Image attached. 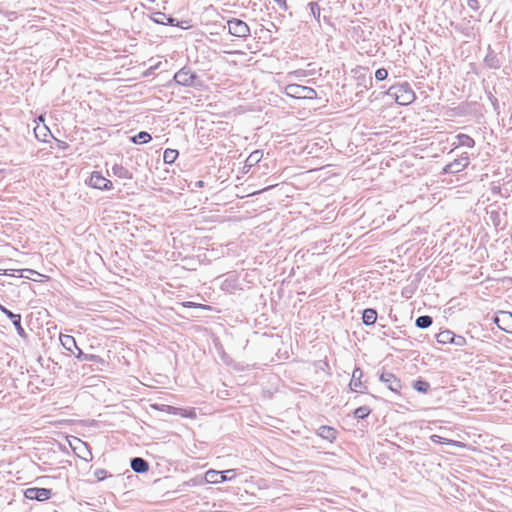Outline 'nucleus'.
Returning <instances> with one entry per match:
<instances>
[{
    "label": "nucleus",
    "mask_w": 512,
    "mask_h": 512,
    "mask_svg": "<svg viewBox=\"0 0 512 512\" xmlns=\"http://www.w3.org/2000/svg\"><path fill=\"white\" fill-rule=\"evenodd\" d=\"M430 440L434 443H439V444H448V445H452V446H455V447H458V448H466V444L463 443V442H460V441H456V440H450V439H446V438H443L439 435H431L430 436Z\"/></svg>",
    "instance_id": "ddd939ff"
},
{
    "label": "nucleus",
    "mask_w": 512,
    "mask_h": 512,
    "mask_svg": "<svg viewBox=\"0 0 512 512\" xmlns=\"http://www.w3.org/2000/svg\"><path fill=\"white\" fill-rule=\"evenodd\" d=\"M272 186H269L267 188H263L262 191H266L267 189L271 188Z\"/></svg>",
    "instance_id": "e433bc0d"
},
{
    "label": "nucleus",
    "mask_w": 512,
    "mask_h": 512,
    "mask_svg": "<svg viewBox=\"0 0 512 512\" xmlns=\"http://www.w3.org/2000/svg\"><path fill=\"white\" fill-rule=\"evenodd\" d=\"M388 77V72L385 68H379L375 72V78L379 81H383Z\"/></svg>",
    "instance_id": "c85d7f7f"
},
{
    "label": "nucleus",
    "mask_w": 512,
    "mask_h": 512,
    "mask_svg": "<svg viewBox=\"0 0 512 512\" xmlns=\"http://www.w3.org/2000/svg\"><path fill=\"white\" fill-rule=\"evenodd\" d=\"M495 324L503 331L512 333V313L500 311L494 318Z\"/></svg>",
    "instance_id": "423d86ee"
},
{
    "label": "nucleus",
    "mask_w": 512,
    "mask_h": 512,
    "mask_svg": "<svg viewBox=\"0 0 512 512\" xmlns=\"http://www.w3.org/2000/svg\"><path fill=\"white\" fill-rule=\"evenodd\" d=\"M371 413V410L366 407V406H362V407H358L357 409H355L354 411V416L356 418H359V419H364L366 418L369 414Z\"/></svg>",
    "instance_id": "cd10ccee"
},
{
    "label": "nucleus",
    "mask_w": 512,
    "mask_h": 512,
    "mask_svg": "<svg viewBox=\"0 0 512 512\" xmlns=\"http://www.w3.org/2000/svg\"><path fill=\"white\" fill-rule=\"evenodd\" d=\"M151 140V135L147 132H139L132 138L134 143L144 144L148 143Z\"/></svg>",
    "instance_id": "5701e85b"
},
{
    "label": "nucleus",
    "mask_w": 512,
    "mask_h": 512,
    "mask_svg": "<svg viewBox=\"0 0 512 512\" xmlns=\"http://www.w3.org/2000/svg\"><path fill=\"white\" fill-rule=\"evenodd\" d=\"M466 343H467V340L465 337L454 334V339L451 344H455L457 346H464V345H466Z\"/></svg>",
    "instance_id": "7c9ffc66"
},
{
    "label": "nucleus",
    "mask_w": 512,
    "mask_h": 512,
    "mask_svg": "<svg viewBox=\"0 0 512 512\" xmlns=\"http://www.w3.org/2000/svg\"><path fill=\"white\" fill-rule=\"evenodd\" d=\"M51 494V490L46 488H28L24 491V496L29 500L45 501Z\"/></svg>",
    "instance_id": "6e6552de"
},
{
    "label": "nucleus",
    "mask_w": 512,
    "mask_h": 512,
    "mask_svg": "<svg viewBox=\"0 0 512 512\" xmlns=\"http://www.w3.org/2000/svg\"><path fill=\"white\" fill-rule=\"evenodd\" d=\"M113 172L115 175L122 177V178H131V174H129L128 170L125 169L121 165H115L113 166Z\"/></svg>",
    "instance_id": "a878e982"
},
{
    "label": "nucleus",
    "mask_w": 512,
    "mask_h": 512,
    "mask_svg": "<svg viewBox=\"0 0 512 512\" xmlns=\"http://www.w3.org/2000/svg\"><path fill=\"white\" fill-rule=\"evenodd\" d=\"M27 278L31 279L32 277L31 276H26ZM33 278H37V275H34Z\"/></svg>",
    "instance_id": "4c0bfd02"
},
{
    "label": "nucleus",
    "mask_w": 512,
    "mask_h": 512,
    "mask_svg": "<svg viewBox=\"0 0 512 512\" xmlns=\"http://www.w3.org/2000/svg\"><path fill=\"white\" fill-rule=\"evenodd\" d=\"M96 476H97V478H98L99 480H103V479L105 478V476H106V471H105V470H102V469H101V470H98V471L96 472Z\"/></svg>",
    "instance_id": "473e14b6"
},
{
    "label": "nucleus",
    "mask_w": 512,
    "mask_h": 512,
    "mask_svg": "<svg viewBox=\"0 0 512 512\" xmlns=\"http://www.w3.org/2000/svg\"><path fill=\"white\" fill-rule=\"evenodd\" d=\"M363 371L360 368H355L352 373V378L349 383V387L352 391L357 393H364L366 386L362 381Z\"/></svg>",
    "instance_id": "1a4fd4ad"
},
{
    "label": "nucleus",
    "mask_w": 512,
    "mask_h": 512,
    "mask_svg": "<svg viewBox=\"0 0 512 512\" xmlns=\"http://www.w3.org/2000/svg\"><path fill=\"white\" fill-rule=\"evenodd\" d=\"M284 93L290 98L301 100H314L318 97V93L314 88L296 83L286 85Z\"/></svg>",
    "instance_id": "f03ea898"
},
{
    "label": "nucleus",
    "mask_w": 512,
    "mask_h": 512,
    "mask_svg": "<svg viewBox=\"0 0 512 512\" xmlns=\"http://www.w3.org/2000/svg\"><path fill=\"white\" fill-rule=\"evenodd\" d=\"M362 319L366 325H372L376 322L377 313L374 309H365Z\"/></svg>",
    "instance_id": "aec40b11"
},
{
    "label": "nucleus",
    "mask_w": 512,
    "mask_h": 512,
    "mask_svg": "<svg viewBox=\"0 0 512 512\" xmlns=\"http://www.w3.org/2000/svg\"><path fill=\"white\" fill-rule=\"evenodd\" d=\"M397 104L407 106L416 100V93L407 82L396 84L389 89Z\"/></svg>",
    "instance_id": "f257e3e1"
},
{
    "label": "nucleus",
    "mask_w": 512,
    "mask_h": 512,
    "mask_svg": "<svg viewBox=\"0 0 512 512\" xmlns=\"http://www.w3.org/2000/svg\"><path fill=\"white\" fill-rule=\"evenodd\" d=\"M263 157L261 150L253 151L246 159L245 166L252 167L257 164Z\"/></svg>",
    "instance_id": "6ab92c4d"
},
{
    "label": "nucleus",
    "mask_w": 512,
    "mask_h": 512,
    "mask_svg": "<svg viewBox=\"0 0 512 512\" xmlns=\"http://www.w3.org/2000/svg\"><path fill=\"white\" fill-rule=\"evenodd\" d=\"M131 468L137 473H145L149 469L148 463L139 457L132 459Z\"/></svg>",
    "instance_id": "4468645a"
},
{
    "label": "nucleus",
    "mask_w": 512,
    "mask_h": 512,
    "mask_svg": "<svg viewBox=\"0 0 512 512\" xmlns=\"http://www.w3.org/2000/svg\"><path fill=\"white\" fill-rule=\"evenodd\" d=\"M456 139H457V143L455 144V147L464 146V147L472 148L475 145L474 139L467 134H462V133L458 134L456 136Z\"/></svg>",
    "instance_id": "2eb2a0df"
},
{
    "label": "nucleus",
    "mask_w": 512,
    "mask_h": 512,
    "mask_svg": "<svg viewBox=\"0 0 512 512\" xmlns=\"http://www.w3.org/2000/svg\"><path fill=\"white\" fill-rule=\"evenodd\" d=\"M34 133H35L36 138H38L42 141H46V138L49 135L50 131L47 126H45V125L41 126V125L37 124L34 127Z\"/></svg>",
    "instance_id": "412c9836"
},
{
    "label": "nucleus",
    "mask_w": 512,
    "mask_h": 512,
    "mask_svg": "<svg viewBox=\"0 0 512 512\" xmlns=\"http://www.w3.org/2000/svg\"><path fill=\"white\" fill-rule=\"evenodd\" d=\"M181 305L185 308H199V309L208 310V311L212 310V307L209 305L195 303V302H191V301L183 302V303H181Z\"/></svg>",
    "instance_id": "393cba45"
},
{
    "label": "nucleus",
    "mask_w": 512,
    "mask_h": 512,
    "mask_svg": "<svg viewBox=\"0 0 512 512\" xmlns=\"http://www.w3.org/2000/svg\"><path fill=\"white\" fill-rule=\"evenodd\" d=\"M27 272H29L30 274L32 275H37L38 278H31L32 280L34 281H38V282H44V281H48L50 280V277L49 276H46V275H43V274H40L34 270H27Z\"/></svg>",
    "instance_id": "c756f323"
},
{
    "label": "nucleus",
    "mask_w": 512,
    "mask_h": 512,
    "mask_svg": "<svg viewBox=\"0 0 512 512\" xmlns=\"http://www.w3.org/2000/svg\"><path fill=\"white\" fill-rule=\"evenodd\" d=\"M227 474H228V473H224V477H226V478H227Z\"/></svg>",
    "instance_id": "58836bf2"
},
{
    "label": "nucleus",
    "mask_w": 512,
    "mask_h": 512,
    "mask_svg": "<svg viewBox=\"0 0 512 512\" xmlns=\"http://www.w3.org/2000/svg\"><path fill=\"white\" fill-rule=\"evenodd\" d=\"M0 310L7 315L8 318H15L14 326L17 328L19 332L23 331L21 326V316L19 314H14L10 310L6 309L4 306L0 305Z\"/></svg>",
    "instance_id": "a211bd4d"
},
{
    "label": "nucleus",
    "mask_w": 512,
    "mask_h": 512,
    "mask_svg": "<svg viewBox=\"0 0 512 512\" xmlns=\"http://www.w3.org/2000/svg\"><path fill=\"white\" fill-rule=\"evenodd\" d=\"M224 473H232V476H230V478L235 476L234 469L226 470L224 472H219V471L210 469L205 473V481L210 484H217V483L224 482L228 479V478L224 477Z\"/></svg>",
    "instance_id": "9d476101"
},
{
    "label": "nucleus",
    "mask_w": 512,
    "mask_h": 512,
    "mask_svg": "<svg viewBox=\"0 0 512 512\" xmlns=\"http://www.w3.org/2000/svg\"><path fill=\"white\" fill-rule=\"evenodd\" d=\"M83 359L86 361L103 363V360L99 356L94 354L83 355Z\"/></svg>",
    "instance_id": "2f4dec72"
},
{
    "label": "nucleus",
    "mask_w": 512,
    "mask_h": 512,
    "mask_svg": "<svg viewBox=\"0 0 512 512\" xmlns=\"http://www.w3.org/2000/svg\"><path fill=\"white\" fill-rule=\"evenodd\" d=\"M197 185H198L199 187H203L204 182H203V181H199V182L197 183Z\"/></svg>",
    "instance_id": "f704fd0d"
},
{
    "label": "nucleus",
    "mask_w": 512,
    "mask_h": 512,
    "mask_svg": "<svg viewBox=\"0 0 512 512\" xmlns=\"http://www.w3.org/2000/svg\"><path fill=\"white\" fill-rule=\"evenodd\" d=\"M229 33L235 37L245 38L250 34L249 26L240 19H232L227 22Z\"/></svg>",
    "instance_id": "7ed1b4c3"
},
{
    "label": "nucleus",
    "mask_w": 512,
    "mask_h": 512,
    "mask_svg": "<svg viewBox=\"0 0 512 512\" xmlns=\"http://www.w3.org/2000/svg\"><path fill=\"white\" fill-rule=\"evenodd\" d=\"M318 434L320 437L333 442L336 440L338 432L335 428L324 425L319 428Z\"/></svg>",
    "instance_id": "f8f14e48"
},
{
    "label": "nucleus",
    "mask_w": 512,
    "mask_h": 512,
    "mask_svg": "<svg viewBox=\"0 0 512 512\" xmlns=\"http://www.w3.org/2000/svg\"><path fill=\"white\" fill-rule=\"evenodd\" d=\"M195 78L196 76L186 68L179 70L174 76V79L177 83L187 86L192 85Z\"/></svg>",
    "instance_id": "9b49d317"
},
{
    "label": "nucleus",
    "mask_w": 512,
    "mask_h": 512,
    "mask_svg": "<svg viewBox=\"0 0 512 512\" xmlns=\"http://www.w3.org/2000/svg\"><path fill=\"white\" fill-rule=\"evenodd\" d=\"M60 342L62 346L70 352H73V349L77 348L76 340L73 336L61 334Z\"/></svg>",
    "instance_id": "dca6fc26"
},
{
    "label": "nucleus",
    "mask_w": 512,
    "mask_h": 512,
    "mask_svg": "<svg viewBox=\"0 0 512 512\" xmlns=\"http://www.w3.org/2000/svg\"><path fill=\"white\" fill-rule=\"evenodd\" d=\"M432 324V318L430 316H420L416 320V325L419 328H427Z\"/></svg>",
    "instance_id": "bb28decb"
},
{
    "label": "nucleus",
    "mask_w": 512,
    "mask_h": 512,
    "mask_svg": "<svg viewBox=\"0 0 512 512\" xmlns=\"http://www.w3.org/2000/svg\"><path fill=\"white\" fill-rule=\"evenodd\" d=\"M39 121H44L43 117L42 116H39Z\"/></svg>",
    "instance_id": "c9c22d12"
},
{
    "label": "nucleus",
    "mask_w": 512,
    "mask_h": 512,
    "mask_svg": "<svg viewBox=\"0 0 512 512\" xmlns=\"http://www.w3.org/2000/svg\"><path fill=\"white\" fill-rule=\"evenodd\" d=\"M413 387L421 393H427L430 389V384L424 380H417L414 382Z\"/></svg>",
    "instance_id": "b1692460"
},
{
    "label": "nucleus",
    "mask_w": 512,
    "mask_h": 512,
    "mask_svg": "<svg viewBox=\"0 0 512 512\" xmlns=\"http://www.w3.org/2000/svg\"><path fill=\"white\" fill-rule=\"evenodd\" d=\"M470 163L468 155L465 153L461 155L459 158L453 160L452 162L448 163L444 168V173H459L463 171Z\"/></svg>",
    "instance_id": "39448f33"
},
{
    "label": "nucleus",
    "mask_w": 512,
    "mask_h": 512,
    "mask_svg": "<svg viewBox=\"0 0 512 512\" xmlns=\"http://www.w3.org/2000/svg\"><path fill=\"white\" fill-rule=\"evenodd\" d=\"M454 339V333L450 330H444L437 334V342L441 344H451Z\"/></svg>",
    "instance_id": "f3484780"
},
{
    "label": "nucleus",
    "mask_w": 512,
    "mask_h": 512,
    "mask_svg": "<svg viewBox=\"0 0 512 512\" xmlns=\"http://www.w3.org/2000/svg\"><path fill=\"white\" fill-rule=\"evenodd\" d=\"M78 350V354L76 355L77 358L83 359V355H85L80 348H76Z\"/></svg>",
    "instance_id": "72a5a7b5"
},
{
    "label": "nucleus",
    "mask_w": 512,
    "mask_h": 512,
    "mask_svg": "<svg viewBox=\"0 0 512 512\" xmlns=\"http://www.w3.org/2000/svg\"><path fill=\"white\" fill-rule=\"evenodd\" d=\"M179 153L175 149H166L163 153V161L167 164H172L177 159Z\"/></svg>",
    "instance_id": "4be33fe9"
},
{
    "label": "nucleus",
    "mask_w": 512,
    "mask_h": 512,
    "mask_svg": "<svg viewBox=\"0 0 512 512\" xmlns=\"http://www.w3.org/2000/svg\"><path fill=\"white\" fill-rule=\"evenodd\" d=\"M380 380L387 384L388 389L399 394L402 388V381L391 372H383L380 375Z\"/></svg>",
    "instance_id": "0eeeda50"
},
{
    "label": "nucleus",
    "mask_w": 512,
    "mask_h": 512,
    "mask_svg": "<svg viewBox=\"0 0 512 512\" xmlns=\"http://www.w3.org/2000/svg\"><path fill=\"white\" fill-rule=\"evenodd\" d=\"M88 184L98 190H111L113 188V183L99 171H93L91 173Z\"/></svg>",
    "instance_id": "20e7f679"
}]
</instances>
